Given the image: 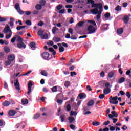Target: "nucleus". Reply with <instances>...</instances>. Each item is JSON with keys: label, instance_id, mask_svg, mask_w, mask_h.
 I'll return each instance as SVG.
<instances>
[{"label": "nucleus", "instance_id": "cd10ccee", "mask_svg": "<svg viewBox=\"0 0 131 131\" xmlns=\"http://www.w3.org/2000/svg\"><path fill=\"white\" fill-rule=\"evenodd\" d=\"M21 103L23 104V105H27V104H28V100H27V99H22Z\"/></svg>", "mask_w": 131, "mask_h": 131}, {"label": "nucleus", "instance_id": "a19ab883", "mask_svg": "<svg viewBox=\"0 0 131 131\" xmlns=\"http://www.w3.org/2000/svg\"><path fill=\"white\" fill-rule=\"evenodd\" d=\"M115 10L117 12H119L121 10V7L120 6L118 5L115 8Z\"/></svg>", "mask_w": 131, "mask_h": 131}, {"label": "nucleus", "instance_id": "0eeeda50", "mask_svg": "<svg viewBox=\"0 0 131 131\" xmlns=\"http://www.w3.org/2000/svg\"><path fill=\"white\" fill-rule=\"evenodd\" d=\"M122 20L124 24H128V21H129V16H127V15H125L122 18Z\"/></svg>", "mask_w": 131, "mask_h": 131}, {"label": "nucleus", "instance_id": "e2e57ef3", "mask_svg": "<svg viewBox=\"0 0 131 131\" xmlns=\"http://www.w3.org/2000/svg\"><path fill=\"white\" fill-rule=\"evenodd\" d=\"M42 91L44 93H48L49 92V90L46 87L43 88Z\"/></svg>", "mask_w": 131, "mask_h": 131}, {"label": "nucleus", "instance_id": "c85d7f7f", "mask_svg": "<svg viewBox=\"0 0 131 131\" xmlns=\"http://www.w3.org/2000/svg\"><path fill=\"white\" fill-rule=\"evenodd\" d=\"M43 32H45V30H39L38 31V35L41 37L43 34Z\"/></svg>", "mask_w": 131, "mask_h": 131}, {"label": "nucleus", "instance_id": "49530a36", "mask_svg": "<svg viewBox=\"0 0 131 131\" xmlns=\"http://www.w3.org/2000/svg\"><path fill=\"white\" fill-rule=\"evenodd\" d=\"M4 51H5V52L6 53H9V52H10V48L7 47H5V48H4Z\"/></svg>", "mask_w": 131, "mask_h": 131}, {"label": "nucleus", "instance_id": "13d9d810", "mask_svg": "<svg viewBox=\"0 0 131 131\" xmlns=\"http://www.w3.org/2000/svg\"><path fill=\"white\" fill-rule=\"evenodd\" d=\"M17 12L19 13V14H20V15H23V14H24V11L21 10V8L17 10Z\"/></svg>", "mask_w": 131, "mask_h": 131}, {"label": "nucleus", "instance_id": "79ce46f5", "mask_svg": "<svg viewBox=\"0 0 131 131\" xmlns=\"http://www.w3.org/2000/svg\"><path fill=\"white\" fill-rule=\"evenodd\" d=\"M12 34H13L12 32L9 33V34L6 35V39H9V38H10L11 36H12Z\"/></svg>", "mask_w": 131, "mask_h": 131}, {"label": "nucleus", "instance_id": "39448f33", "mask_svg": "<svg viewBox=\"0 0 131 131\" xmlns=\"http://www.w3.org/2000/svg\"><path fill=\"white\" fill-rule=\"evenodd\" d=\"M33 84H32V82L30 81L28 83V91L27 92V95H30V93H31V88H32V86Z\"/></svg>", "mask_w": 131, "mask_h": 131}, {"label": "nucleus", "instance_id": "774afa93", "mask_svg": "<svg viewBox=\"0 0 131 131\" xmlns=\"http://www.w3.org/2000/svg\"><path fill=\"white\" fill-rule=\"evenodd\" d=\"M70 128L71 129L74 130L75 129V126L74 125L71 124L70 125Z\"/></svg>", "mask_w": 131, "mask_h": 131}, {"label": "nucleus", "instance_id": "412c9836", "mask_svg": "<svg viewBox=\"0 0 131 131\" xmlns=\"http://www.w3.org/2000/svg\"><path fill=\"white\" fill-rule=\"evenodd\" d=\"M30 47L32 49H35V48H36V44L35 42H31L30 43Z\"/></svg>", "mask_w": 131, "mask_h": 131}, {"label": "nucleus", "instance_id": "dca6fc26", "mask_svg": "<svg viewBox=\"0 0 131 131\" xmlns=\"http://www.w3.org/2000/svg\"><path fill=\"white\" fill-rule=\"evenodd\" d=\"M110 92H111V89L110 88H106L103 90V93L105 95H108L110 93Z\"/></svg>", "mask_w": 131, "mask_h": 131}, {"label": "nucleus", "instance_id": "a18cd8bd", "mask_svg": "<svg viewBox=\"0 0 131 131\" xmlns=\"http://www.w3.org/2000/svg\"><path fill=\"white\" fill-rule=\"evenodd\" d=\"M83 24H84V21H80V22L78 23L77 25L79 27H81V26H82V25H83Z\"/></svg>", "mask_w": 131, "mask_h": 131}, {"label": "nucleus", "instance_id": "473e14b6", "mask_svg": "<svg viewBox=\"0 0 131 131\" xmlns=\"http://www.w3.org/2000/svg\"><path fill=\"white\" fill-rule=\"evenodd\" d=\"M57 30H59V29H58V28H57L56 27H54L52 29V33L53 34H55V33H56V31H57Z\"/></svg>", "mask_w": 131, "mask_h": 131}, {"label": "nucleus", "instance_id": "052dcab7", "mask_svg": "<svg viewBox=\"0 0 131 131\" xmlns=\"http://www.w3.org/2000/svg\"><path fill=\"white\" fill-rule=\"evenodd\" d=\"M126 96L127 97L128 99H130V97H131L130 92H127L126 93Z\"/></svg>", "mask_w": 131, "mask_h": 131}, {"label": "nucleus", "instance_id": "f03ea898", "mask_svg": "<svg viewBox=\"0 0 131 131\" xmlns=\"http://www.w3.org/2000/svg\"><path fill=\"white\" fill-rule=\"evenodd\" d=\"M87 4L92 5V8H99V9H102V6L103 4L102 3H95V1L94 0H87Z\"/></svg>", "mask_w": 131, "mask_h": 131}, {"label": "nucleus", "instance_id": "c756f323", "mask_svg": "<svg viewBox=\"0 0 131 131\" xmlns=\"http://www.w3.org/2000/svg\"><path fill=\"white\" fill-rule=\"evenodd\" d=\"M51 91L53 93H56L58 91V87L57 86H54L52 88H51Z\"/></svg>", "mask_w": 131, "mask_h": 131}, {"label": "nucleus", "instance_id": "5701e85b", "mask_svg": "<svg viewBox=\"0 0 131 131\" xmlns=\"http://www.w3.org/2000/svg\"><path fill=\"white\" fill-rule=\"evenodd\" d=\"M117 33H118V34H122V33H123V28H121L118 29L117 30Z\"/></svg>", "mask_w": 131, "mask_h": 131}, {"label": "nucleus", "instance_id": "58836bf2", "mask_svg": "<svg viewBox=\"0 0 131 131\" xmlns=\"http://www.w3.org/2000/svg\"><path fill=\"white\" fill-rule=\"evenodd\" d=\"M39 116H40V114H39V113H37L36 114L34 115L33 119H38Z\"/></svg>", "mask_w": 131, "mask_h": 131}, {"label": "nucleus", "instance_id": "de8ad7c7", "mask_svg": "<svg viewBox=\"0 0 131 131\" xmlns=\"http://www.w3.org/2000/svg\"><path fill=\"white\" fill-rule=\"evenodd\" d=\"M60 118L61 122H64L65 121V116H64L63 115H61Z\"/></svg>", "mask_w": 131, "mask_h": 131}, {"label": "nucleus", "instance_id": "8fccbe9b", "mask_svg": "<svg viewBox=\"0 0 131 131\" xmlns=\"http://www.w3.org/2000/svg\"><path fill=\"white\" fill-rule=\"evenodd\" d=\"M89 23H91V24H92V25H94V26H97V24L95 20H89Z\"/></svg>", "mask_w": 131, "mask_h": 131}, {"label": "nucleus", "instance_id": "f257e3e1", "mask_svg": "<svg viewBox=\"0 0 131 131\" xmlns=\"http://www.w3.org/2000/svg\"><path fill=\"white\" fill-rule=\"evenodd\" d=\"M103 11V5H102L101 8H95L91 11V13L92 14H94V15H97L96 18L97 20H99V19L101 18V14H102V12Z\"/></svg>", "mask_w": 131, "mask_h": 131}, {"label": "nucleus", "instance_id": "a211bd4d", "mask_svg": "<svg viewBox=\"0 0 131 131\" xmlns=\"http://www.w3.org/2000/svg\"><path fill=\"white\" fill-rule=\"evenodd\" d=\"M94 105H95V101L94 100H90L87 103V106L88 107L94 106Z\"/></svg>", "mask_w": 131, "mask_h": 131}, {"label": "nucleus", "instance_id": "864d4df0", "mask_svg": "<svg viewBox=\"0 0 131 131\" xmlns=\"http://www.w3.org/2000/svg\"><path fill=\"white\" fill-rule=\"evenodd\" d=\"M67 111H70L71 110V106L70 105V104H68L67 105Z\"/></svg>", "mask_w": 131, "mask_h": 131}, {"label": "nucleus", "instance_id": "4468645a", "mask_svg": "<svg viewBox=\"0 0 131 131\" xmlns=\"http://www.w3.org/2000/svg\"><path fill=\"white\" fill-rule=\"evenodd\" d=\"M17 113V112L15 110H11L9 111L8 114L10 116H14L15 114Z\"/></svg>", "mask_w": 131, "mask_h": 131}, {"label": "nucleus", "instance_id": "4c0bfd02", "mask_svg": "<svg viewBox=\"0 0 131 131\" xmlns=\"http://www.w3.org/2000/svg\"><path fill=\"white\" fill-rule=\"evenodd\" d=\"M92 124L94 126H98V125H100V124H101V123L99 122H93L92 123Z\"/></svg>", "mask_w": 131, "mask_h": 131}, {"label": "nucleus", "instance_id": "338daca9", "mask_svg": "<svg viewBox=\"0 0 131 131\" xmlns=\"http://www.w3.org/2000/svg\"><path fill=\"white\" fill-rule=\"evenodd\" d=\"M59 14H65V9H61L59 11Z\"/></svg>", "mask_w": 131, "mask_h": 131}, {"label": "nucleus", "instance_id": "423d86ee", "mask_svg": "<svg viewBox=\"0 0 131 131\" xmlns=\"http://www.w3.org/2000/svg\"><path fill=\"white\" fill-rule=\"evenodd\" d=\"M14 86H15V89L17 91H20V90H21V88H20V83H19V80L18 79H16V82H14Z\"/></svg>", "mask_w": 131, "mask_h": 131}, {"label": "nucleus", "instance_id": "f8f14e48", "mask_svg": "<svg viewBox=\"0 0 131 131\" xmlns=\"http://www.w3.org/2000/svg\"><path fill=\"white\" fill-rule=\"evenodd\" d=\"M110 100L109 102L110 104H111V102H114L113 101H117V99H118V97L117 96H115L114 97H112V96H110Z\"/></svg>", "mask_w": 131, "mask_h": 131}, {"label": "nucleus", "instance_id": "6e6552de", "mask_svg": "<svg viewBox=\"0 0 131 131\" xmlns=\"http://www.w3.org/2000/svg\"><path fill=\"white\" fill-rule=\"evenodd\" d=\"M17 48L19 49H25L26 48V45L23 42H20L18 43H17Z\"/></svg>", "mask_w": 131, "mask_h": 131}, {"label": "nucleus", "instance_id": "4be33fe9", "mask_svg": "<svg viewBox=\"0 0 131 131\" xmlns=\"http://www.w3.org/2000/svg\"><path fill=\"white\" fill-rule=\"evenodd\" d=\"M39 4L42 7H45L46 4H47V1H46V0H40L39 1Z\"/></svg>", "mask_w": 131, "mask_h": 131}, {"label": "nucleus", "instance_id": "393cba45", "mask_svg": "<svg viewBox=\"0 0 131 131\" xmlns=\"http://www.w3.org/2000/svg\"><path fill=\"white\" fill-rule=\"evenodd\" d=\"M53 40L55 42H59V41L61 40V38L57 37H54L53 38Z\"/></svg>", "mask_w": 131, "mask_h": 131}, {"label": "nucleus", "instance_id": "6ab92c4d", "mask_svg": "<svg viewBox=\"0 0 131 131\" xmlns=\"http://www.w3.org/2000/svg\"><path fill=\"white\" fill-rule=\"evenodd\" d=\"M78 97L80 98V99H85V98H86V95H85V93H80L78 95Z\"/></svg>", "mask_w": 131, "mask_h": 131}, {"label": "nucleus", "instance_id": "a878e982", "mask_svg": "<svg viewBox=\"0 0 131 131\" xmlns=\"http://www.w3.org/2000/svg\"><path fill=\"white\" fill-rule=\"evenodd\" d=\"M40 73L43 76H48V72L46 70H41Z\"/></svg>", "mask_w": 131, "mask_h": 131}, {"label": "nucleus", "instance_id": "1a4fd4ad", "mask_svg": "<svg viewBox=\"0 0 131 131\" xmlns=\"http://www.w3.org/2000/svg\"><path fill=\"white\" fill-rule=\"evenodd\" d=\"M70 123H74L75 122V118L72 116H70L68 118Z\"/></svg>", "mask_w": 131, "mask_h": 131}, {"label": "nucleus", "instance_id": "09e8293b", "mask_svg": "<svg viewBox=\"0 0 131 131\" xmlns=\"http://www.w3.org/2000/svg\"><path fill=\"white\" fill-rule=\"evenodd\" d=\"M57 103H58V104H59V105H62V104H63V100L57 99Z\"/></svg>", "mask_w": 131, "mask_h": 131}, {"label": "nucleus", "instance_id": "5fc2aeb1", "mask_svg": "<svg viewBox=\"0 0 131 131\" xmlns=\"http://www.w3.org/2000/svg\"><path fill=\"white\" fill-rule=\"evenodd\" d=\"M7 21V18L5 17H0V22H5Z\"/></svg>", "mask_w": 131, "mask_h": 131}, {"label": "nucleus", "instance_id": "69168bd1", "mask_svg": "<svg viewBox=\"0 0 131 131\" xmlns=\"http://www.w3.org/2000/svg\"><path fill=\"white\" fill-rule=\"evenodd\" d=\"M122 129L123 130H126V129H127V126H126V125H124L122 127H121Z\"/></svg>", "mask_w": 131, "mask_h": 131}, {"label": "nucleus", "instance_id": "603ef678", "mask_svg": "<svg viewBox=\"0 0 131 131\" xmlns=\"http://www.w3.org/2000/svg\"><path fill=\"white\" fill-rule=\"evenodd\" d=\"M59 53H62L64 52V51H65V48H64L63 47L61 46L60 48H59Z\"/></svg>", "mask_w": 131, "mask_h": 131}, {"label": "nucleus", "instance_id": "b1692460", "mask_svg": "<svg viewBox=\"0 0 131 131\" xmlns=\"http://www.w3.org/2000/svg\"><path fill=\"white\" fill-rule=\"evenodd\" d=\"M41 38H42V39H48V38H49V35H48L47 33L43 34V35L41 36Z\"/></svg>", "mask_w": 131, "mask_h": 131}, {"label": "nucleus", "instance_id": "ea45409f", "mask_svg": "<svg viewBox=\"0 0 131 131\" xmlns=\"http://www.w3.org/2000/svg\"><path fill=\"white\" fill-rule=\"evenodd\" d=\"M63 8V5L62 4H59L57 7H56V9L57 10H58V11H60V10H61V9H62Z\"/></svg>", "mask_w": 131, "mask_h": 131}, {"label": "nucleus", "instance_id": "680f3d73", "mask_svg": "<svg viewBox=\"0 0 131 131\" xmlns=\"http://www.w3.org/2000/svg\"><path fill=\"white\" fill-rule=\"evenodd\" d=\"M100 75L101 77H105V72L104 71H102L100 73Z\"/></svg>", "mask_w": 131, "mask_h": 131}, {"label": "nucleus", "instance_id": "7c9ffc66", "mask_svg": "<svg viewBox=\"0 0 131 131\" xmlns=\"http://www.w3.org/2000/svg\"><path fill=\"white\" fill-rule=\"evenodd\" d=\"M14 8H15V10H16L17 11L21 9V7H20V5L19 4V3H16L15 5Z\"/></svg>", "mask_w": 131, "mask_h": 131}, {"label": "nucleus", "instance_id": "72a5a7b5", "mask_svg": "<svg viewBox=\"0 0 131 131\" xmlns=\"http://www.w3.org/2000/svg\"><path fill=\"white\" fill-rule=\"evenodd\" d=\"M70 116H73V115H75V116H76L77 115V113L75 111H71L70 114Z\"/></svg>", "mask_w": 131, "mask_h": 131}, {"label": "nucleus", "instance_id": "7ed1b4c3", "mask_svg": "<svg viewBox=\"0 0 131 131\" xmlns=\"http://www.w3.org/2000/svg\"><path fill=\"white\" fill-rule=\"evenodd\" d=\"M87 30L89 32V34H92V33H95V32H96L97 29L93 26L90 25L88 26Z\"/></svg>", "mask_w": 131, "mask_h": 131}, {"label": "nucleus", "instance_id": "0e129e2a", "mask_svg": "<svg viewBox=\"0 0 131 131\" xmlns=\"http://www.w3.org/2000/svg\"><path fill=\"white\" fill-rule=\"evenodd\" d=\"M99 99H104L105 98V94H100L99 96Z\"/></svg>", "mask_w": 131, "mask_h": 131}, {"label": "nucleus", "instance_id": "c03bdc74", "mask_svg": "<svg viewBox=\"0 0 131 131\" xmlns=\"http://www.w3.org/2000/svg\"><path fill=\"white\" fill-rule=\"evenodd\" d=\"M110 16H111V15L110 14V13L109 12H106L105 14H104V18H108L110 17Z\"/></svg>", "mask_w": 131, "mask_h": 131}, {"label": "nucleus", "instance_id": "6e6d98bb", "mask_svg": "<svg viewBox=\"0 0 131 131\" xmlns=\"http://www.w3.org/2000/svg\"><path fill=\"white\" fill-rule=\"evenodd\" d=\"M16 35L13 37L11 40V42H12V43H14L15 42V41H16Z\"/></svg>", "mask_w": 131, "mask_h": 131}, {"label": "nucleus", "instance_id": "9d476101", "mask_svg": "<svg viewBox=\"0 0 131 131\" xmlns=\"http://www.w3.org/2000/svg\"><path fill=\"white\" fill-rule=\"evenodd\" d=\"M42 57L43 59H48L50 57V54L47 52H45L42 53Z\"/></svg>", "mask_w": 131, "mask_h": 131}, {"label": "nucleus", "instance_id": "4d7b16f0", "mask_svg": "<svg viewBox=\"0 0 131 131\" xmlns=\"http://www.w3.org/2000/svg\"><path fill=\"white\" fill-rule=\"evenodd\" d=\"M26 24H27V25H28L29 26H30L32 24L31 21L28 20L26 21Z\"/></svg>", "mask_w": 131, "mask_h": 131}, {"label": "nucleus", "instance_id": "aec40b11", "mask_svg": "<svg viewBox=\"0 0 131 131\" xmlns=\"http://www.w3.org/2000/svg\"><path fill=\"white\" fill-rule=\"evenodd\" d=\"M35 8L37 11H40V10L42 9V6H41L40 4H37L35 5Z\"/></svg>", "mask_w": 131, "mask_h": 131}, {"label": "nucleus", "instance_id": "bb28decb", "mask_svg": "<svg viewBox=\"0 0 131 131\" xmlns=\"http://www.w3.org/2000/svg\"><path fill=\"white\" fill-rule=\"evenodd\" d=\"M111 114H112L114 117H115V118L118 117V114H117V113H116L115 111H112Z\"/></svg>", "mask_w": 131, "mask_h": 131}, {"label": "nucleus", "instance_id": "e433bc0d", "mask_svg": "<svg viewBox=\"0 0 131 131\" xmlns=\"http://www.w3.org/2000/svg\"><path fill=\"white\" fill-rule=\"evenodd\" d=\"M73 106L74 109L76 111L78 110V108H79V106L76 103H74Z\"/></svg>", "mask_w": 131, "mask_h": 131}, {"label": "nucleus", "instance_id": "2eb2a0df", "mask_svg": "<svg viewBox=\"0 0 131 131\" xmlns=\"http://www.w3.org/2000/svg\"><path fill=\"white\" fill-rule=\"evenodd\" d=\"M10 105H11V103L10 101H8L7 100L2 103V106H4V107H9Z\"/></svg>", "mask_w": 131, "mask_h": 131}, {"label": "nucleus", "instance_id": "bf43d9fd", "mask_svg": "<svg viewBox=\"0 0 131 131\" xmlns=\"http://www.w3.org/2000/svg\"><path fill=\"white\" fill-rule=\"evenodd\" d=\"M99 131H109V128L106 127L104 129L100 128Z\"/></svg>", "mask_w": 131, "mask_h": 131}, {"label": "nucleus", "instance_id": "9b49d317", "mask_svg": "<svg viewBox=\"0 0 131 131\" xmlns=\"http://www.w3.org/2000/svg\"><path fill=\"white\" fill-rule=\"evenodd\" d=\"M15 55L13 54H10L8 56V61H11V62H13L15 60Z\"/></svg>", "mask_w": 131, "mask_h": 131}, {"label": "nucleus", "instance_id": "2f4dec72", "mask_svg": "<svg viewBox=\"0 0 131 131\" xmlns=\"http://www.w3.org/2000/svg\"><path fill=\"white\" fill-rule=\"evenodd\" d=\"M119 83H122V82H124L125 81V78L121 77L119 80Z\"/></svg>", "mask_w": 131, "mask_h": 131}, {"label": "nucleus", "instance_id": "c9c22d12", "mask_svg": "<svg viewBox=\"0 0 131 131\" xmlns=\"http://www.w3.org/2000/svg\"><path fill=\"white\" fill-rule=\"evenodd\" d=\"M108 77L110 78H112L113 76H114V72H110L108 74Z\"/></svg>", "mask_w": 131, "mask_h": 131}, {"label": "nucleus", "instance_id": "f704fd0d", "mask_svg": "<svg viewBox=\"0 0 131 131\" xmlns=\"http://www.w3.org/2000/svg\"><path fill=\"white\" fill-rule=\"evenodd\" d=\"M26 27V26H18L17 27H16V29L17 30H21V29H23L24 28H25Z\"/></svg>", "mask_w": 131, "mask_h": 131}, {"label": "nucleus", "instance_id": "3c124183", "mask_svg": "<svg viewBox=\"0 0 131 131\" xmlns=\"http://www.w3.org/2000/svg\"><path fill=\"white\" fill-rule=\"evenodd\" d=\"M69 85H70V82L66 81L64 83V86H66V88H68V86H69Z\"/></svg>", "mask_w": 131, "mask_h": 131}, {"label": "nucleus", "instance_id": "f3484780", "mask_svg": "<svg viewBox=\"0 0 131 131\" xmlns=\"http://www.w3.org/2000/svg\"><path fill=\"white\" fill-rule=\"evenodd\" d=\"M16 40L18 43L23 42V38L21 36L16 35Z\"/></svg>", "mask_w": 131, "mask_h": 131}, {"label": "nucleus", "instance_id": "ddd939ff", "mask_svg": "<svg viewBox=\"0 0 131 131\" xmlns=\"http://www.w3.org/2000/svg\"><path fill=\"white\" fill-rule=\"evenodd\" d=\"M101 30H108V29H109V26L108 25V24H104L101 27Z\"/></svg>", "mask_w": 131, "mask_h": 131}, {"label": "nucleus", "instance_id": "37998d69", "mask_svg": "<svg viewBox=\"0 0 131 131\" xmlns=\"http://www.w3.org/2000/svg\"><path fill=\"white\" fill-rule=\"evenodd\" d=\"M12 63V61L11 60H8L5 62V65L6 66H9V65H11Z\"/></svg>", "mask_w": 131, "mask_h": 131}, {"label": "nucleus", "instance_id": "20e7f679", "mask_svg": "<svg viewBox=\"0 0 131 131\" xmlns=\"http://www.w3.org/2000/svg\"><path fill=\"white\" fill-rule=\"evenodd\" d=\"M3 32H4V33H8V32L9 33L10 32H12V30H11V29L10 28L9 25H7L4 29Z\"/></svg>", "mask_w": 131, "mask_h": 131}]
</instances>
